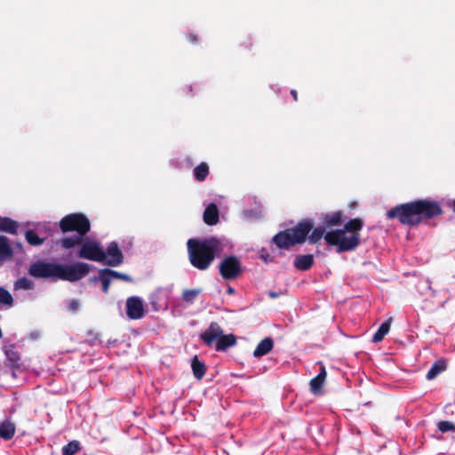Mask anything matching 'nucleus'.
<instances>
[{"label": "nucleus", "instance_id": "6e6552de", "mask_svg": "<svg viewBox=\"0 0 455 455\" xmlns=\"http://www.w3.org/2000/svg\"><path fill=\"white\" fill-rule=\"evenodd\" d=\"M77 257L103 263V261L106 259V252L100 243L97 241L89 240L83 242L77 252Z\"/></svg>", "mask_w": 455, "mask_h": 455}, {"label": "nucleus", "instance_id": "b1692460", "mask_svg": "<svg viewBox=\"0 0 455 455\" xmlns=\"http://www.w3.org/2000/svg\"><path fill=\"white\" fill-rule=\"evenodd\" d=\"M210 173L209 165L205 162L200 163L194 169V176L195 179L202 182L206 180Z\"/></svg>", "mask_w": 455, "mask_h": 455}, {"label": "nucleus", "instance_id": "dca6fc26", "mask_svg": "<svg viewBox=\"0 0 455 455\" xmlns=\"http://www.w3.org/2000/svg\"><path fill=\"white\" fill-rule=\"evenodd\" d=\"M345 218L341 211L327 213L323 218V224L325 228L339 226L343 223Z\"/></svg>", "mask_w": 455, "mask_h": 455}, {"label": "nucleus", "instance_id": "4468645a", "mask_svg": "<svg viewBox=\"0 0 455 455\" xmlns=\"http://www.w3.org/2000/svg\"><path fill=\"white\" fill-rule=\"evenodd\" d=\"M326 380V371H319L318 375L310 380V391L315 395H322L323 394V385Z\"/></svg>", "mask_w": 455, "mask_h": 455}, {"label": "nucleus", "instance_id": "5701e85b", "mask_svg": "<svg viewBox=\"0 0 455 455\" xmlns=\"http://www.w3.org/2000/svg\"><path fill=\"white\" fill-rule=\"evenodd\" d=\"M391 322L392 318H388L380 324V326L379 327V329L372 337L373 342H379L384 339V337L388 333L390 330Z\"/></svg>", "mask_w": 455, "mask_h": 455}, {"label": "nucleus", "instance_id": "c9c22d12", "mask_svg": "<svg viewBox=\"0 0 455 455\" xmlns=\"http://www.w3.org/2000/svg\"><path fill=\"white\" fill-rule=\"evenodd\" d=\"M440 371H427V379L428 380L434 379Z\"/></svg>", "mask_w": 455, "mask_h": 455}, {"label": "nucleus", "instance_id": "f257e3e1", "mask_svg": "<svg viewBox=\"0 0 455 455\" xmlns=\"http://www.w3.org/2000/svg\"><path fill=\"white\" fill-rule=\"evenodd\" d=\"M439 202L435 199H416L392 207L387 212V218L396 219L402 225L418 227L443 215Z\"/></svg>", "mask_w": 455, "mask_h": 455}, {"label": "nucleus", "instance_id": "72a5a7b5", "mask_svg": "<svg viewBox=\"0 0 455 455\" xmlns=\"http://www.w3.org/2000/svg\"><path fill=\"white\" fill-rule=\"evenodd\" d=\"M189 43L195 44L198 42V36L196 34L190 33L187 36Z\"/></svg>", "mask_w": 455, "mask_h": 455}, {"label": "nucleus", "instance_id": "423d86ee", "mask_svg": "<svg viewBox=\"0 0 455 455\" xmlns=\"http://www.w3.org/2000/svg\"><path fill=\"white\" fill-rule=\"evenodd\" d=\"M201 339L205 345L211 347L214 341L217 351H225L236 343V338L234 334L223 335V331L219 323H211L208 329L200 334Z\"/></svg>", "mask_w": 455, "mask_h": 455}, {"label": "nucleus", "instance_id": "e433bc0d", "mask_svg": "<svg viewBox=\"0 0 455 455\" xmlns=\"http://www.w3.org/2000/svg\"><path fill=\"white\" fill-rule=\"evenodd\" d=\"M193 373L197 380H201L204 378L205 371H193Z\"/></svg>", "mask_w": 455, "mask_h": 455}, {"label": "nucleus", "instance_id": "9b49d317", "mask_svg": "<svg viewBox=\"0 0 455 455\" xmlns=\"http://www.w3.org/2000/svg\"><path fill=\"white\" fill-rule=\"evenodd\" d=\"M126 315L129 319L139 320L145 315L143 300L137 296L129 297L126 299Z\"/></svg>", "mask_w": 455, "mask_h": 455}, {"label": "nucleus", "instance_id": "39448f33", "mask_svg": "<svg viewBox=\"0 0 455 455\" xmlns=\"http://www.w3.org/2000/svg\"><path fill=\"white\" fill-rule=\"evenodd\" d=\"M313 226L314 223L312 220L307 219L302 220L293 228L280 231L275 235L273 243L279 249L285 250L296 244H302L307 240L308 235L313 229Z\"/></svg>", "mask_w": 455, "mask_h": 455}, {"label": "nucleus", "instance_id": "f03ea898", "mask_svg": "<svg viewBox=\"0 0 455 455\" xmlns=\"http://www.w3.org/2000/svg\"><path fill=\"white\" fill-rule=\"evenodd\" d=\"M91 271L90 265L85 262H75L71 265L44 262L37 260L30 264L28 275L35 278L63 280L76 282L86 276Z\"/></svg>", "mask_w": 455, "mask_h": 455}, {"label": "nucleus", "instance_id": "f8f14e48", "mask_svg": "<svg viewBox=\"0 0 455 455\" xmlns=\"http://www.w3.org/2000/svg\"><path fill=\"white\" fill-rule=\"evenodd\" d=\"M105 252L106 259L103 261L104 265L109 267H117L124 262L123 252L119 249L118 243L116 242H111L107 247V251Z\"/></svg>", "mask_w": 455, "mask_h": 455}, {"label": "nucleus", "instance_id": "9d476101", "mask_svg": "<svg viewBox=\"0 0 455 455\" xmlns=\"http://www.w3.org/2000/svg\"><path fill=\"white\" fill-rule=\"evenodd\" d=\"M99 279L101 283L102 291L105 294L108 293L110 283L113 279H120L124 282H132V277L130 275L110 268L100 269Z\"/></svg>", "mask_w": 455, "mask_h": 455}, {"label": "nucleus", "instance_id": "ea45409f", "mask_svg": "<svg viewBox=\"0 0 455 455\" xmlns=\"http://www.w3.org/2000/svg\"><path fill=\"white\" fill-rule=\"evenodd\" d=\"M291 94L293 97V100L295 101H297L298 100V92H297V91L296 90H291Z\"/></svg>", "mask_w": 455, "mask_h": 455}, {"label": "nucleus", "instance_id": "c03bdc74", "mask_svg": "<svg viewBox=\"0 0 455 455\" xmlns=\"http://www.w3.org/2000/svg\"><path fill=\"white\" fill-rule=\"evenodd\" d=\"M6 372H7V373H10V374H11V376H12V378H15V377H16V371H6Z\"/></svg>", "mask_w": 455, "mask_h": 455}, {"label": "nucleus", "instance_id": "f704fd0d", "mask_svg": "<svg viewBox=\"0 0 455 455\" xmlns=\"http://www.w3.org/2000/svg\"><path fill=\"white\" fill-rule=\"evenodd\" d=\"M78 305H79V304H78V301H77V300H76V299H73V300H71V301H70V303H69V309H70L71 311H76V310H77V308H78Z\"/></svg>", "mask_w": 455, "mask_h": 455}, {"label": "nucleus", "instance_id": "37998d69", "mask_svg": "<svg viewBox=\"0 0 455 455\" xmlns=\"http://www.w3.org/2000/svg\"><path fill=\"white\" fill-rule=\"evenodd\" d=\"M450 206H451V208L452 209V211L455 212V200H453V201L450 204Z\"/></svg>", "mask_w": 455, "mask_h": 455}, {"label": "nucleus", "instance_id": "cd10ccee", "mask_svg": "<svg viewBox=\"0 0 455 455\" xmlns=\"http://www.w3.org/2000/svg\"><path fill=\"white\" fill-rule=\"evenodd\" d=\"M26 241L32 246H38L44 243V238H40L38 235L32 229L25 232Z\"/></svg>", "mask_w": 455, "mask_h": 455}, {"label": "nucleus", "instance_id": "c756f323", "mask_svg": "<svg viewBox=\"0 0 455 455\" xmlns=\"http://www.w3.org/2000/svg\"><path fill=\"white\" fill-rule=\"evenodd\" d=\"M200 292V289L185 290L182 293V299L187 303L192 304Z\"/></svg>", "mask_w": 455, "mask_h": 455}, {"label": "nucleus", "instance_id": "20e7f679", "mask_svg": "<svg viewBox=\"0 0 455 455\" xmlns=\"http://www.w3.org/2000/svg\"><path fill=\"white\" fill-rule=\"evenodd\" d=\"M363 227V221L355 218L347 221L342 229H335L326 232L325 243L329 246H336L338 253L355 250L360 244L359 231Z\"/></svg>", "mask_w": 455, "mask_h": 455}, {"label": "nucleus", "instance_id": "58836bf2", "mask_svg": "<svg viewBox=\"0 0 455 455\" xmlns=\"http://www.w3.org/2000/svg\"><path fill=\"white\" fill-rule=\"evenodd\" d=\"M267 295L271 298V299H275L277 297L280 296V293L279 292H275V291H270L267 292Z\"/></svg>", "mask_w": 455, "mask_h": 455}, {"label": "nucleus", "instance_id": "2eb2a0df", "mask_svg": "<svg viewBox=\"0 0 455 455\" xmlns=\"http://www.w3.org/2000/svg\"><path fill=\"white\" fill-rule=\"evenodd\" d=\"M294 267L301 271H307L314 265V256L312 254H299L293 261Z\"/></svg>", "mask_w": 455, "mask_h": 455}, {"label": "nucleus", "instance_id": "bb28decb", "mask_svg": "<svg viewBox=\"0 0 455 455\" xmlns=\"http://www.w3.org/2000/svg\"><path fill=\"white\" fill-rule=\"evenodd\" d=\"M35 287V283L32 280L23 276L18 278L13 283V289L18 290H32Z\"/></svg>", "mask_w": 455, "mask_h": 455}, {"label": "nucleus", "instance_id": "473e14b6", "mask_svg": "<svg viewBox=\"0 0 455 455\" xmlns=\"http://www.w3.org/2000/svg\"><path fill=\"white\" fill-rule=\"evenodd\" d=\"M191 370H204V364L201 362L196 355H195L191 362Z\"/></svg>", "mask_w": 455, "mask_h": 455}, {"label": "nucleus", "instance_id": "a211bd4d", "mask_svg": "<svg viewBox=\"0 0 455 455\" xmlns=\"http://www.w3.org/2000/svg\"><path fill=\"white\" fill-rule=\"evenodd\" d=\"M13 251L9 243V239L4 235H0V265L12 259Z\"/></svg>", "mask_w": 455, "mask_h": 455}, {"label": "nucleus", "instance_id": "393cba45", "mask_svg": "<svg viewBox=\"0 0 455 455\" xmlns=\"http://www.w3.org/2000/svg\"><path fill=\"white\" fill-rule=\"evenodd\" d=\"M14 305V299L11 292L3 286H0V307H12Z\"/></svg>", "mask_w": 455, "mask_h": 455}, {"label": "nucleus", "instance_id": "412c9836", "mask_svg": "<svg viewBox=\"0 0 455 455\" xmlns=\"http://www.w3.org/2000/svg\"><path fill=\"white\" fill-rule=\"evenodd\" d=\"M83 236L84 235H76L73 236L64 237L59 240L57 243L60 244V247L63 249H71L77 245H82Z\"/></svg>", "mask_w": 455, "mask_h": 455}, {"label": "nucleus", "instance_id": "6ab92c4d", "mask_svg": "<svg viewBox=\"0 0 455 455\" xmlns=\"http://www.w3.org/2000/svg\"><path fill=\"white\" fill-rule=\"evenodd\" d=\"M15 430V425L10 419H5L0 423V437L5 441L13 437Z\"/></svg>", "mask_w": 455, "mask_h": 455}, {"label": "nucleus", "instance_id": "1a4fd4ad", "mask_svg": "<svg viewBox=\"0 0 455 455\" xmlns=\"http://www.w3.org/2000/svg\"><path fill=\"white\" fill-rule=\"evenodd\" d=\"M219 272L225 280H235L238 278L243 267L240 260L234 255L225 257L219 265Z\"/></svg>", "mask_w": 455, "mask_h": 455}, {"label": "nucleus", "instance_id": "ddd939ff", "mask_svg": "<svg viewBox=\"0 0 455 455\" xmlns=\"http://www.w3.org/2000/svg\"><path fill=\"white\" fill-rule=\"evenodd\" d=\"M204 221L209 226L216 225L220 220V213L218 206L212 203L206 206L204 212Z\"/></svg>", "mask_w": 455, "mask_h": 455}, {"label": "nucleus", "instance_id": "4c0bfd02", "mask_svg": "<svg viewBox=\"0 0 455 455\" xmlns=\"http://www.w3.org/2000/svg\"><path fill=\"white\" fill-rule=\"evenodd\" d=\"M243 46L245 49H251V46H252V43H251V39H250V38H247V39H246V41H244V42L243 43Z\"/></svg>", "mask_w": 455, "mask_h": 455}, {"label": "nucleus", "instance_id": "7ed1b4c3", "mask_svg": "<svg viewBox=\"0 0 455 455\" xmlns=\"http://www.w3.org/2000/svg\"><path fill=\"white\" fill-rule=\"evenodd\" d=\"M187 248L190 264L196 269L204 271L222 252L223 243L215 236L204 239L191 238L187 242Z\"/></svg>", "mask_w": 455, "mask_h": 455}, {"label": "nucleus", "instance_id": "2f4dec72", "mask_svg": "<svg viewBox=\"0 0 455 455\" xmlns=\"http://www.w3.org/2000/svg\"><path fill=\"white\" fill-rule=\"evenodd\" d=\"M448 367V361L445 358L436 360L429 368V370H446Z\"/></svg>", "mask_w": 455, "mask_h": 455}, {"label": "nucleus", "instance_id": "a878e982", "mask_svg": "<svg viewBox=\"0 0 455 455\" xmlns=\"http://www.w3.org/2000/svg\"><path fill=\"white\" fill-rule=\"evenodd\" d=\"M308 235L307 241L310 244L317 243L325 235V227L313 228Z\"/></svg>", "mask_w": 455, "mask_h": 455}, {"label": "nucleus", "instance_id": "0eeeda50", "mask_svg": "<svg viewBox=\"0 0 455 455\" xmlns=\"http://www.w3.org/2000/svg\"><path fill=\"white\" fill-rule=\"evenodd\" d=\"M62 233L76 232L77 235H85L91 228L89 219L82 213H71L63 217L60 221Z\"/></svg>", "mask_w": 455, "mask_h": 455}, {"label": "nucleus", "instance_id": "f3484780", "mask_svg": "<svg viewBox=\"0 0 455 455\" xmlns=\"http://www.w3.org/2000/svg\"><path fill=\"white\" fill-rule=\"evenodd\" d=\"M274 347V340L270 337L263 339L253 351L255 357H261L268 354Z\"/></svg>", "mask_w": 455, "mask_h": 455}, {"label": "nucleus", "instance_id": "aec40b11", "mask_svg": "<svg viewBox=\"0 0 455 455\" xmlns=\"http://www.w3.org/2000/svg\"><path fill=\"white\" fill-rule=\"evenodd\" d=\"M7 366L12 368L13 370H17L21 366L20 363V355L15 351L12 347L8 348L5 351Z\"/></svg>", "mask_w": 455, "mask_h": 455}, {"label": "nucleus", "instance_id": "a19ab883", "mask_svg": "<svg viewBox=\"0 0 455 455\" xmlns=\"http://www.w3.org/2000/svg\"><path fill=\"white\" fill-rule=\"evenodd\" d=\"M100 274L97 275V276H92V277H90L89 281L91 283H96V282H100Z\"/></svg>", "mask_w": 455, "mask_h": 455}, {"label": "nucleus", "instance_id": "4be33fe9", "mask_svg": "<svg viewBox=\"0 0 455 455\" xmlns=\"http://www.w3.org/2000/svg\"><path fill=\"white\" fill-rule=\"evenodd\" d=\"M18 223L17 221L8 218L0 217V231L6 232L12 235L17 234Z\"/></svg>", "mask_w": 455, "mask_h": 455}, {"label": "nucleus", "instance_id": "7c9ffc66", "mask_svg": "<svg viewBox=\"0 0 455 455\" xmlns=\"http://www.w3.org/2000/svg\"><path fill=\"white\" fill-rule=\"evenodd\" d=\"M437 427L443 433L455 430V426L451 421H440Z\"/></svg>", "mask_w": 455, "mask_h": 455}, {"label": "nucleus", "instance_id": "79ce46f5", "mask_svg": "<svg viewBox=\"0 0 455 455\" xmlns=\"http://www.w3.org/2000/svg\"><path fill=\"white\" fill-rule=\"evenodd\" d=\"M227 291L228 294H234L235 293V289L231 286H228V289H227Z\"/></svg>", "mask_w": 455, "mask_h": 455}, {"label": "nucleus", "instance_id": "c85d7f7f", "mask_svg": "<svg viewBox=\"0 0 455 455\" xmlns=\"http://www.w3.org/2000/svg\"><path fill=\"white\" fill-rule=\"evenodd\" d=\"M81 449L80 443L76 440L69 442L62 448V455H75Z\"/></svg>", "mask_w": 455, "mask_h": 455}]
</instances>
